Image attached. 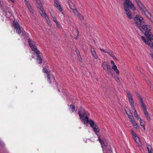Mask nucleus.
<instances>
[{"label":"nucleus","instance_id":"nucleus-1","mask_svg":"<svg viewBox=\"0 0 153 153\" xmlns=\"http://www.w3.org/2000/svg\"><path fill=\"white\" fill-rule=\"evenodd\" d=\"M79 117L85 124L88 123V116L89 115L88 113L85 111L84 109L82 107H80L79 109L78 113Z\"/></svg>","mask_w":153,"mask_h":153},{"label":"nucleus","instance_id":"nucleus-2","mask_svg":"<svg viewBox=\"0 0 153 153\" xmlns=\"http://www.w3.org/2000/svg\"><path fill=\"white\" fill-rule=\"evenodd\" d=\"M139 28L141 30H146L144 33L146 37L149 39H153V35L150 32L152 28L150 26L147 25H142L141 27Z\"/></svg>","mask_w":153,"mask_h":153},{"label":"nucleus","instance_id":"nucleus-3","mask_svg":"<svg viewBox=\"0 0 153 153\" xmlns=\"http://www.w3.org/2000/svg\"><path fill=\"white\" fill-rule=\"evenodd\" d=\"M126 94L127 95L128 100L130 105L131 108L134 110V115L135 117H138V115L137 112V111L136 109L134 108V102L133 99L132 97V96L131 94L129 91L127 90L126 91Z\"/></svg>","mask_w":153,"mask_h":153},{"label":"nucleus","instance_id":"nucleus-4","mask_svg":"<svg viewBox=\"0 0 153 153\" xmlns=\"http://www.w3.org/2000/svg\"><path fill=\"white\" fill-rule=\"evenodd\" d=\"M98 140L101 144L103 152H108L110 153L112 152V151L111 150V147L110 146L107 145L106 141L102 140L100 138L99 136L98 137Z\"/></svg>","mask_w":153,"mask_h":153},{"label":"nucleus","instance_id":"nucleus-5","mask_svg":"<svg viewBox=\"0 0 153 153\" xmlns=\"http://www.w3.org/2000/svg\"><path fill=\"white\" fill-rule=\"evenodd\" d=\"M36 1L38 4V7L40 10V11L39 12L40 14L42 17H44L46 19L47 22L48 23L49 22V18L45 13L44 8L42 7V4L41 1L40 0H36Z\"/></svg>","mask_w":153,"mask_h":153},{"label":"nucleus","instance_id":"nucleus-6","mask_svg":"<svg viewBox=\"0 0 153 153\" xmlns=\"http://www.w3.org/2000/svg\"><path fill=\"white\" fill-rule=\"evenodd\" d=\"M123 6L125 11L129 10L130 9L133 10L135 9L134 5L129 0H125V2L123 3Z\"/></svg>","mask_w":153,"mask_h":153},{"label":"nucleus","instance_id":"nucleus-7","mask_svg":"<svg viewBox=\"0 0 153 153\" xmlns=\"http://www.w3.org/2000/svg\"><path fill=\"white\" fill-rule=\"evenodd\" d=\"M102 67L103 69L106 71L108 74L113 75L114 71L111 68L110 65H108L106 62H103L102 64Z\"/></svg>","mask_w":153,"mask_h":153},{"label":"nucleus","instance_id":"nucleus-8","mask_svg":"<svg viewBox=\"0 0 153 153\" xmlns=\"http://www.w3.org/2000/svg\"><path fill=\"white\" fill-rule=\"evenodd\" d=\"M134 20L135 24L138 27H140L144 22L143 18L140 16L137 15L134 18Z\"/></svg>","mask_w":153,"mask_h":153},{"label":"nucleus","instance_id":"nucleus-9","mask_svg":"<svg viewBox=\"0 0 153 153\" xmlns=\"http://www.w3.org/2000/svg\"><path fill=\"white\" fill-rule=\"evenodd\" d=\"M28 43L32 50L34 51L36 54L39 53V51L37 49L36 46L34 43V42L30 39H28Z\"/></svg>","mask_w":153,"mask_h":153},{"label":"nucleus","instance_id":"nucleus-10","mask_svg":"<svg viewBox=\"0 0 153 153\" xmlns=\"http://www.w3.org/2000/svg\"><path fill=\"white\" fill-rule=\"evenodd\" d=\"M88 123L89 124L90 126L92 128L95 133H97L99 131L100 129L98 126L96 124H95L94 122L93 121L91 120H88Z\"/></svg>","mask_w":153,"mask_h":153},{"label":"nucleus","instance_id":"nucleus-11","mask_svg":"<svg viewBox=\"0 0 153 153\" xmlns=\"http://www.w3.org/2000/svg\"><path fill=\"white\" fill-rule=\"evenodd\" d=\"M13 26L16 30V32L19 34H20L21 32V28L18 22H17L13 21Z\"/></svg>","mask_w":153,"mask_h":153},{"label":"nucleus","instance_id":"nucleus-12","mask_svg":"<svg viewBox=\"0 0 153 153\" xmlns=\"http://www.w3.org/2000/svg\"><path fill=\"white\" fill-rule=\"evenodd\" d=\"M68 2L70 8L72 9L74 11V12L75 14L78 13V12L76 7H75L74 5L71 0H68Z\"/></svg>","mask_w":153,"mask_h":153},{"label":"nucleus","instance_id":"nucleus-13","mask_svg":"<svg viewBox=\"0 0 153 153\" xmlns=\"http://www.w3.org/2000/svg\"><path fill=\"white\" fill-rule=\"evenodd\" d=\"M137 4L138 5L139 7L142 10H143L145 12L146 11L150 15V13L146 10L145 7L142 4L140 0H135Z\"/></svg>","mask_w":153,"mask_h":153},{"label":"nucleus","instance_id":"nucleus-14","mask_svg":"<svg viewBox=\"0 0 153 153\" xmlns=\"http://www.w3.org/2000/svg\"><path fill=\"white\" fill-rule=\"evenodd\" d=\"M54 6L60 12H62V9L61 7L60 4L57 0H54Z\"/></svg>","mask_w":153,"mask_h":153},{"label":"nucleus","instance_id":"nucleus-15","mask_svg":"<svg viewBox=\"0 0 153 153\" xmlns=\"http://www.w3.org/2000/svg\"><path fill=\"white\" fill-rule=\"evenodd\" d=\"M36 60L37 61V62L39 64H41L42 62V59L41 56L42 54L39 51V53L38 54H36Z\"/></svg>","mask_w":153,"mask_h":153},{"label":"nucleus","instance_id":"nucleus-16","mask_svg":"<svg viewBox=\"0 0 153 153\" xmlns=\"http://www.w3.org/2000/svg\"><path fill=\"white\" fill-rule=\"evenodd\" d=\"M152 39L146 40L145 42V43L149 46H150L151 48H153V43L151 41Z\"/></svg>","mask_w":153,"mask_h":153},{"label":"nucleus","instance_id":"nucleus-17","mask_svg":"<svg viewBox=\"0 0 153 153\" xmlns=\"http://www.w3.org/2000/svg\"><path fill=\"white\" fill-rule=\"evenodd\" d=\"M1 9L3 10V11L6 13V14L5 15V16H7V12H8L9 13H10V12L8 11L9 8L7 6H3L1 5Z\"/></svg>","mask_w":153,"mask_h":153},{"label":"nucleus","instance_id":"nucleus-18","mask_svg":"<svg viewBox=\"0 0 153 153\" xmlns=\"http://www.w3.org/2000/svg\"><path fill=\"white\" fill-rule=\"evenodd\" d=\"M146 147L149 153H152L153 149L152 147L149 145L147 144Z\"/></svg>","mask_w":153,"mask_h":153},{"label":"nucleus","instance_id":"nucleus-19","mask_svg":"<svg viewBox=\"0 0 153 153\" xmlns=\"http://www.w3.org/2000/svg\"><path fill=\"white\" fill-rule=\"evenodd\" d=\"M125 11L126 14L127 15L128 18L129 19H132V16L131 15V13L129 11V10H127L126 11Z\"/></svg>","mask_w":153,"mask_h":153},{"label":"nucleus","instance_id":"nucleus-20","mask_svg":"<svg viewBox=\"0 0 153 153\" xmlns=\"http://www.w3.org/2000/svg\"><path fill=\"white\" fill-rule=\"evenodd\" d=\"M135 140V141H136V142L139 145H140L141 144V143H140L139 139L138 137L137 136H136V137L133 138Z\"/></svg>","mask_w":153,"mask_h":153},{"label":"nucleus","instance_id":"nucleus-21","mask_svg":"<svg viewBox=\"0 0 153 153\" xmlns=\"http://www.w3.org/2000/svg\"><path fill=\"white\" fill-rule=\"evenodd\" d=\"M140 126H142L143 128V129L145 130V126H144V124H145V122L143 120L141 119H140Z\"/></svg>","mask_w":153,"mask_h":153},{"label":"nucleus","instance_id":"nucleus-22","mask_svg":"<svg viewBox=\"0 0 153 153\" xmlns=\"http://www.w3.org/2000/svg\"><path fill=\"white\" fill-rule=\"evenodd\" d=\"M140 101L141 104V107H142L143 108H146L145 105L143 102V99L142 98H140Z\"/></svg>","mask_w":153,"mask_h":153},{"label":"nucleus","instance_id":"nucleus-23","mask_svg":"<svg viewBox=\"0 0 153 153\" xmlns=\"http://www.w3.org/2000/svg\"><path fill=\"white\" fill-rule=\"evenodd\" d=\"M76 15L77 14V16L82 21L84 19V17L83 16L81 15L80 13H78L76 14Z\"/></svg>","mask_w":153,"mask_h":153},{"label":"nucleus","instance_id":"nucleus-24","mask_svg":"<svg viewBox=\"0 0 153 153\" xmlns=\"http://www.w3.org/2000/svg\"><path fill=\"white\" fill-rule=\"evenodd\" d=\"M76 53L77 54V55L78 57L79 58V60L81 61L82 60V59L81 58V56L79 52L77 50H76L75 51Z\"/></svg>","mask_w":153,"mask_h":153},{"label":"nucleus","instance_id":"nucleus-25","mask_svg":"<svg viewBox=\"0 0 153 153\" xmlns=\"http://www.w3.org/2000/svg\"><path fill=\"white\" fill-rule=\"evenodd\" d=\"M42 71L44 73L46 74L47 75H49L50 74V72L48 71L46 68H43L42 69Z\"/></svg>","mask_w":153,"mask_h":153},{"label":"nucleus","instance_id":"nucleus-26","mask_svg":"<svg viewBox=\"0 0 153 153\" xmlns=\"http://www.w3.org/2000/svg\"><path fill=\"white\" fill-rule=\"evenodd\" d=\"M132 123L133 124V127L134 128L136 129H138V125L137 123H136L135 121L134 122V123Z\"/></svg>","mask_w":153,"mask_h":153},{"label":"nucleus","instance_id":"nucleus-27","mask_svg":"<svg viewBox=\"0 0 153 153\" xmlns=\"http://www.w3.org/2000/svg\"><path fill=\"white\" fill-rule=\"evenodd\" d=\"M70 107L71 108L72 111V112H74L75 110V107L74 105L73 104H71L70 105Z\"/></svg>","mask_w":153,"mask_h":153},{"label":"nucleus","instance_id":"nucleus-28","mask_svg":"<svg viewBox=\"0 0 153 153\" xmlns=\"http://www.w3.org/2000/svg\"><path fill=\"white\" fill-rule=\"evenodd\" d=\"M27 7L28 8V9L29 10L30 12L31 13H33V10L32 8V7H31V5L28 7Z\"/></svg>","mask_w":153,"mask_h":153},{"label":"nucleus","instance_id":"nucleus-29","mask_svg":"<svg viewBox=\"0 0 153 153\" xmlns=\"http://www.w3.org/2000/svg\"><path fill=\"white\" fill-rule=\"evenodd\" d=\"M92 56H93V57L95 59H97L98 58V56L96 54V52H94V53H92Z\"/></svg>","mask_w":153,"mask_h":153},{"label":"nucleus","instance_id":"nucleus-30","mask_svg":"<svg viewBox=\"0 0 153 153\" xmlns=\"http://www.w3.org/2000/svg\"><path fill=\"white\" fill-rule=\"evenodd\" d=\"M114 78L118 83H119L120 82V81L119 80V77L118 76H115Z\"/></svg>","mask_w":153,"mask_h":153},{"label":"nucleus","instance_id":"nucleus-31","mask_svg":"<svg viewBox=\"0 0 153 153\" xmlns=\"http://www.w3.org/2000/svg\"><path fill=\"white\" fill-rule=\"evenodd\" d=\"M131 131L132 134V136L133 138H134L136 136H137V135L135 133L133 132V131L132 130H131Z\"/></svg>","mask_w":153,"mask_h":153},{"label":"nucleus","instance_id":"nucleus-32","mask_svg":"<svg viewBox=\"0 0 153 153\" xmlns=\"http://www.w3.org/2000/svg\"><path fill=\"white\" fill-rule=\"evenodd\" d=\"M143 109L145 115L148 114L146 110V108H143Z\"/></svg>","mask_w":153,"mask_h":153},{"label":"nucleus","instance_id":"nucleus-33","mask_svg":"<svg viewBox=\"0 0 153 153\" xmlns=\"http://www.w3.org/2000/svg\"><path fill=\"white\" fill-rule=\"evenodd\" d=\"M85 25V27L87 28V30H88L89 29H90V26L89 24L88 23H86Z\"/></svg>","mask_w":153,"mask_h":153},{"label":"nucleus","instance_id":"nucleus-34","mask_svg":"<svg viewBox=\"0 0 153 153\" xmlns=\"http://www.w3.org/2000/svg\"><path fill=\"white\" fill-rule=\"evenodd\" d=\"M47 79H48L47 80H48V82L50 83H51V81L50 79V74L48 75H47Z\"/></svg>","mask_w":153,"mask_h":153},{"label":"nucleus","instance_id":"nucleus-35","mask_svg":"<svg viewBox=\"0 0 153 153\" xmlns=\"http://www.w3.org/2000/svg\"><path fill=\"white\" fill-rule=\"evenodd\" d=\"M145 116L146 117V119L149 120H150V117L149 116V114H146L145 115Z\"/></svg>","mask_w":153,"mask_h":153},{"label":"nucleus","instance_id":"nucleus-36","mask_svg":"<svg viewBox=\"0 0 153 153\" xmlns=\"http://www.w3.org/2000/svg\"><path fill=\"white\" fill-rule=\"evenodd\" d=\"M25 4L27 6V7L30 5V4H29V2L27 1V0L25 1Z\"/></svg>","mask_w":153,"mask_h":153},{"label":"nucleus","instance_id":"nucleus-37","mask_svg":"<svg viewBox=\"0 0 153 153\" xmlns=\"http://www.w3.org/2000/svg\"><path fill=\"white\" fill-rule=\"evenodd\" d=\"M129 119L130 121L132 123H134V122L135 121L134 117H133V118H129Z\"/></svg>","mask_w":153,"mask_h":153},{"label":"nucleus","instance_id":"nucleus-38","mask_svg":"<svg viewBox=\"0 0 153 153\" xmlns=\"http://www.w3.org/2000/svg\"><path fill=\"white\" fill-rule=\"evenodd\" d=\"M136 96L139 97L140 99V98H142L140 96V95L138 93H136Z\"/></svg>","mask_w":153,"mask_h":153},{"label":"nucleus","instance_id":"nucleus-39","mask_svg":"<svg viewBox=\"0 0 153 153\" xmlns=\"http://www.w3.org/2000/svg\"><path fill=\"white\" fill-rule=\"evenodd\" d=\"M117 66L115 65V64L113 65L112 67V68H111L112 69H113L114 70H115V69L117 68Z\"/></svg>","mask_w":153,"mask_h":153},{"label":"nucleus","instance_id":"nucleus-40","mask_svg":"<svg viewBox=\"0 0 153 153\" xmlns=\"http://www.w3.org/2000/svg\"><path fill=\"white\" fill-rule=\"evenodd\" d=\"M91 53H94L95 52L94 51V48H91Z\"/></svg>","mask_w":153,"mask_h":153},{"label":"nucleus","instance_id":"nucleus-41","mask_svg":"<svg viewBox=\"0 0 153 153\" xmlns=\"http://www.w3.org/2000/svg\"><path fill=\"white\" fill-rule=\"evenodd\" d=\"M114 71L117 75L119 74V71L117 68L115 69V70H114Z\"/></svg>","mask_w":153,"mask_h":153},{"label":"nucleus","instance_id":"nucleus-42","mask_svg":"<svg viewBox=\"0 0 153 153\" xmlns=\"http://www.w3.org/2000/svg\"><path fill=\"white\" fill-rule=\"evenodd\" d=\"M108 53L111 57H112V56L113 55V53L112 52H108V53Z\"/></svg>","mask_w":153,"mask_h":153},{"label":"nucleus","instance_id":"nucleus-43","mask_svg":"<svg viewBox=\"0 0 153 153\" xmlns=\"http://www.w3.org/2000/svg\"><path fill=\"white\" fill-rule=\"evenodd\" d=\"M141 38L142 39L144 42L146 41V39H145V38L143 36H142L141 37Z\"/></svg>","mask_w":153,"mask_h":153},{"label":"nucleus","instance_id":"nucleus-44","mask_svg":"<svg viewBox=\"0 0 153 153\" xmlns=\"http://www.w3.org/2000/svg\"><path fill=\"white\" fill-rule=\"evenodd\" d=\"M100 49L101 51L103 52L106 53H108V51H105V50L104 49H102L100 48Z\"/></svg>","mask_w":153,"mask_h":153},{"label":"nucleus","instance_id":"nucleus-45","mask_svg":"<svg viewBox=\"0 0 153 153\" xmlns=\"http://www.w3.org/2000/svg\"><path fill=\"white\" fill-rule=\"evenodd\" d=\"M126 114L128 115V116L129 115H132V113L129 111L128 112H126Z\"/></svg>","mask_w":153,"mask_h":153},{"label":"nucleus","instance_id":"nucleus-46","mask_svg":"<svg viewBox=\"0 0 153 153\" xmlns=\"http://www.w3.org/2000/svg\"><path fill=\"white\" fill-rule=\"evenodd\" d=\"M128 117L129 119V118H133V117L132 115H129L128 116Z\"/></svg>","mask_w":153,"mask_h":153},{"label":"nucleus","instance_id":"nucleus-47","mask_svg":"<svg viewBox=\"0 0 153 153\" xmlns=\"http://www.w3.org/2000/svg\"><path fill=\"white\" fill-rule=\"evenodd\" d=\"M136 118H137V119L138 120H139L140 121V119H141L140 118V117L138 115V117H136Z\"/></svg>","mask_w":153,"mask_h":153},{"label":"nucleus","instance_id":"nucleus-48","mask_svg":"<svg viewBox=\"0 0 153 153\" xmlns=\"http://www.w3.org/2000/svg\"><path fill=\"white\" fill-rule=\"evenodd\" d=\"M111 63L113 65H114V62L112 61V60H111Z\"/></svg>","mask_w":153,"mask_h":153},{"label":"nucleus","instance_id":"nucleus-49","mask_svg":"<svg viewBox=\"0 0 153 153\" xmlns=\"http://www.w3.org/2000/svg\"><path fill=\"white\" fill-rule=\"evenodd\" d=\"M150 55L151 56V57L152 58V60H153V54L152 53H150Z\"/></svg>","mask_w":153,"mask_h":153},{"label":"nucleus","instance_id":"nucleus-50","mask_svg":"<svg viewBox=\"0 0 153 153\" xmlns=\"http://www.w3.org/2000/svg\"><path fill=\"white\" fill-rule=\"evenodd\" d=\"M22 33H23V34L25 35H26L27 34V33H26L25 31H24V32H22Z\"/></svg>","mask_w":153,"mask_h":153},{"label":"nucleus","instance_id":"nucleus-51","mask_svg":"<svg viewBox=\"0 0 153 153\" xmlns=\"http://www.w3.org/2000/svg\"><path fill=\"white\" fill-rule=\"evenodd\" d=\"M11 1L12 3H14L15 2V0H10Z\"/></svg>","mask_w":153,"mask_h":153},{"label":"nucleus","instance_id":"nucleus-52","mask_svg":"<svg viewBox=\"0 0 153 153\" xmlns=\"http://www.w3.org/2000/svg\"><path fill=\"white\" fill-rule=\"evenodd\" d=\"M54 21L56 22V23H57V21L56 20V19H54Z\"/></svg>","mask_w":153,"mask_h":153},{"label":"nucleus","instance_id":"nucleus-53","mask_svg":"<svg viewBox=\"0 0 153 153\" xmlns=\"http://www.w3.org/2000/svg\"><path fill=\"white\" fill-rule=\"evenodd\" d=\"M112 57L113 58H114V59H116V58H115V56H114L113 55V56H112Z\"/></svg>","mask_w":153,"mask_h":153},{"label":"nucleus","instance_id":"nucleus-54","mask_svg":"<svg viewBox=\"0 0 153 153\" xmlns=\"http://www.w3.org/2000/svg\"><path fill=\"white\" fill-rule=\"evenodd\" d=\"M103 152V153H110V152Z\"/></svg>","mask_w":153,"mask_h":153},{"label":"nucleus","instance_id":"nucleus-55","mask_svg":"<svg viewBox=\"0 0 153 153\" xmlns=\"http://www.w3.org/2000/svg\"><path fill=\"white\" fill-rule=\"evenodd\" d=\"M77 35H78V34H79V31L77 30Z\"/></svg>","mask_w":153,"mask_h":153},{"label":"nucleus","instance_id":"nucleus-56","mask_svg":"<svg viewBox=\"0 0 153 153\" xmlns=\"http://www.w3.org/2000/svg\"><path fill=\"white\" fill-rule=\"evenodd\" d=\"M58 91H59V92L60 91L59 90V89H58Z\"/></svg>","mask_w":153,"mask_h":153},{"label":"nucleus","instance_id":"nucleus-57","mask_svg":"<svg viewBox=\"0 0 153 153\" xmlns=\"http://www.w3.org/2000/svg\"><path fill=\"white\" fill-rule=\"evenodd\" d=\"M116 60H117V61H118V60L116 58V59H115Z\"/></svg>","mask_w":153,"mask_h":153},{"label":"nucleus","instance_id":"nucleus-58","mask_svg":"<svg viewBox=\"0 0 153 153\" xmlns=\"http://www.w3.org/2000/svg\"><path fill=\"white\" fill-rule=\"evenodd\" d=\"M27 0H24V1H26Z\"/></svg>","mask_w":153,"mask_h":153}]
</instances>
